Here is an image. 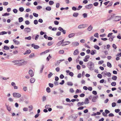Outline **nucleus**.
<instances>
[{"instance_id": "f257e3e1", "label": "nucleus", "mask_w": 121, "mask_h": 121, "mask_svg": "<svg viewBox=\"0 0 121 121\" xmlns=\"http://www.w3.org/2000/svg\"><path fill=\"white\" fill-rule=\"evenodd\" d=\"M87 66L91 70H92L94 69V64L91 62H89L88 63Z\"/></svg>"}, {"instance_id": "f03ea898", "label": "nucleus", "mask_w": 121, "mask_h": 121, "mask_svg": "<svg viewBox=\"0 0 121 121\" xmlns=\"http://www.w3.org/2000/svg\"><path fill=\"white\" fill-rule=\"evenodd\" d=\"M13 96L15 97L19 98L21 96V94L19 93L16 92L13 93Z\"/></svg>"}, {"instance_id": "7ed1b4c3", "label": "nucleus", "mask_w": 121, "mask_h": 121, "mask_svg": "<svg viewBox=\"0 0 121 121\" xmlns=\"http://www.w3.org/2000/svg\"><path fill=\"white\" fill-rule=\"evenodd\" d=\"M78 116V115L77 114H73L70 116L68 117V119H70L71 118H73V119H76Z\"/></svg>"}, {"instance_id": "20e7f679", "label": "nucleus", "mask_w": 121, "mask_h": 121, "mask_svg": "<svg viewBox=\"0 0 121 121\" xmlns=\"http://www.w3.org/2000/svg\"><path fill=\"white\" fill-rule=\"evenodd\" d=\"M121 17L120 16H115L113 18V20L115 21H119L121 19Z\"/></svg>"}, {"instance_id": "39448f33", "label": "nucleus", "mask_w": 121, "mask_h": 121, "mask_svg": "<svg viewBox=\"0 0 121 121\" xmlns=\"http://www.w3.org/2000/svg\"><path fill=\"white\" fill-rule=\"evenodd\" d=\"M79 44V43L77 42H72V45L73 47H76Z\"/></svg>"}, {"instance_id": "423d86ee", "label": "nucleus", "mask_w": 121, "mask_h": 121, "mask_svg": "<svg viewBox=\"0 0 121 121\" xmlns=\"http://www.w3.org/2000/svg\"><path fill=\"white\" fill-rule=\"evenodd\" d=\"M18 65L19 66L21 65H22V63H24V61L23 60H17Z\"/></svg>"}, {"instance_id": "0eeeda50", "label": "nucleus", "mask_w": 121, "mask_h": 121, "mask_svg": "<svg viewBox=\"0 0 121 121\" xmlns=\"http://www.w3.org/2000/svg\"><path fill=\"white\" fill-rule=\"evenodd\" d=\"M31 30V29L29 28L26 27L24 29V31L28 33L30 32Z\"/></svg>"}, {"instance_id": "6e6552de", "label": "nucleus", "mask_w": 121, "mask_h": 121, "mask_svg": "<svg viewBox=\"0 0 121 121\" xmlns=\"http://www.w3.org/2000/svg\"><path fill=\"white\" fill-rule=\"evenodd\" d=\"M86 24H82L79 25L78 27L79 29H81L84 28L86 27Z\"/></svg>"}, {"instance_id": "1a4fd4ad", "label": "nucleus", "mask_w": 121, "mask_h": 121, "mask_svg": "<svg viewBox=\"0 0 121 121\" xmlns=\"http://www.w3.org/2000/svg\"><path fill=\"white\" fill-rule=\"evenodd\" d=\"M29 73L31 77H32L34 75V73H33L32 70L31 69L29 70Z\"/></svg>"}, {"instance_id": "9d476101", "label": "nucleus", "mask_w": 121, "mask_h": 121, "mask_svg": "<svg viewBox=\"0 0 121 121\" xmlns=\"http://www.w3.org/2000/svg\"><path fill=\"white\" fill-rule=\"evenodd\" d=\"M90 56L88 55L86 56H85V58L83 60V61L85 62L88 61V59L90 58Z\"/></svg>"}, {"instance_id": "9b49d317", "label": "nucleus", "mask_w": 121, "mask_h": 121, "mask_svg": "<svg viewBox=\"0 0 121 121\" xmlns=\"http://www.w3.org/2000/svg\"><path fill=\"white\" fill-rule=\"evenodd\" d=\"M92 6L93 5L92 4H90L86 6L85 8L86 9H90L91 8Z\"/></svg>"}, {"instance_id": "f8f14e48", "label": "nucleus", "mask_w": 121, "mask_h": 121, "mask_svg": "<svg viewBox=\"0 0 121 121\" xmlns=\"http://www.w3.org/2000/svg\"><path fill=\"white\" fill-rule=\"evenodd\" d=\"M70 42L69 41L63 42V43L62 45V46H65L69 44Z\"/></svg>"}, {"instance_id": "ddd939ff", "label": "nucleus", "mask_w": 121, "mask_h": 121, "mask_svg": "<svg viewBox=\"0 0 121 121\" xmlns=\"http://www.w3.org/2000/svg\"><path fill=\"white\" fill-rule=\"evenodd\" d=\"M78 53L79 52L78 51V49H77L74 51L73 54L74 55H78Z\"/></svg>"}, {"instance_id": "4468645a", "label": "nucleus", "mask_w": 121, "mask_h": 121, "mask_svg": "<svg viewBox=\"0 0 121 121\" xmlns=\"http://www.w3.org/2000/svg\"><path fill=\"white\" fill-rule=\"evenodd\" d=\"M90 53L91 55H93L96 53V51L95 50H92L90 52Z\"/></svg>"}, {"instance_id": "2eb2a0df", "label": "nucleus", "mask_w": 121, "mask_h": 121, "mask_svg": "<svg viewBox=\"0 0 121 121\" xmlns=\"http://www.w3.org/2000/svg\"><path fill=\"white\" fill-rule=\"evenodd\" d=\"M75 35V34L74 33H71L69 34L68 35V37L69 38H71L72 37L74 36Z\"/></svg>"}, {"instance_id": "dca6fc26", "label": "nucleus", "mask_w": 121, "mask_h": 121, "mask_svg": "<svg viewBox=\"0 0 121 121\" xmlns=\"http://www.w3.org/2000/svg\"><path fill=\"white\" fill-rule=\"evenodd\" d=\"M101 74L104 77H105L107 75V72L106 71H103L102 73Z\"/></svg>"}, {"instance_id": "f3484780", "label": "nucleus", "mask_w": 121, "mask_h": 121, "mask_svg": "<svg viewBox=\"0 0 121 121\" xmlns=\"http://www.w3.org/2000/svg\"><path fill=\"white\" fill-rule=\"evenodd\" d=\"M31 51L30 50H27L24 53V55L29 54L31 52Z\"/></svg>"}, {"instance_id": "a211bd4d", "label": "nucleus", "mask_w": 121, "mask_h": 121, "mask_svg": "<svg viewBox=\"0 0 121 121\" xmlns=\"http://www.w3.org/2000/svg\"><path fill=\"white\" fill-rule=\"evenodd\" d=\"M84 104V103L83 102H82L81 103L80 102H79L78 103L77 105L78 106V107H79L80 106L83 105Z\"/></svg>"}, {"instance_id": "6ab92c4d", "label": "nucleus", "mask_w": 121, "mask_h": 121, "mask_svg": "<svg viewBox=\"0 0 121 121\" xmlns=\"http://www.w3.org/2000/svg\"><path fill=\"white\" fill-rule=\"evenodd\" d=\"M64 41V39H63L61 41H60L59 42L57 43V45L58 46H60L61 44L62 43H63V42Z\"/></svg>"}, {"instance_id": "aec40b11", "label": "nucleus", "mask_w": 121, "mask_h": 121, "mask_svg": "<svg viewBox=\"0 0 121 121\" xmlns=\"http://www.w3.org/2000/svg\"><path fill=\"white\" fill-rule=\"evenodd\" d=\"M84 103L85 104H87L89 103V100L88 98H86L85 99Z\"/></svg>"}, {"instance_id": "412c9836", "label": "nucleus", "mask_w": 121, "mask_h": 121, "mask_svg": "<svg viewBox=\"0 0 121 121\" xmlns=\"http://www.w3.org/2000/svg\"><path fill=\"white\" fill-rule=\"evenodd\" d=\"M13 41L14 42V43L18 45L20 43V42L19 41L16 40L15 39H13Z\"/></svg>"}, {"instance_id": "4be33fe9", "label": "nucleus", "mask_w": 121, "mask_h": 121, "mask_svg": "<svg viewBox=\"0 0 121 121\" xmlns=\"http://www.w3.org/2000/svg\"><path fill=\"white\" fill-rule=\"evenodd\" d=\"M96 96H94L93 97L92 99V101L93 102H95L96 101Z\"/></svg>"}, {"instance_id": "5701e85b", "label": "nucleus", "mask_w": 121, "mask_h": 121, "mask_svg": "<svg viewBox=\"0 0 121 121\" xmlns=\"http://www.w3.org/2000/svg\"><path fill=\"white\" fill-rule=\"evenodd\" d=\"M35 79L33 78H31L30 80V82L32 83H34L35 82Z\"/></svg>"}, {"instance_id": "b1692460", "label": "nucleus", "mask_w": 121, "mask_h": 121, "mask_svg": "<svg viewBox=\"0 0 121 121\" xmlns=\"http://www.w3.org/2000/svg\"><path fill=\"white\" fill-rule=\"evenodd\" d=\"M6 108L7 110L9 111H10L11 110V109L10 107L8 105H6Z\"/></svg>"}, {"instance_id": "393cba45", "label": "nucleus", "mask_w": 121, "mask_h": 121, "mask_svg": "<svg viewBox=\"0 0 121 121\" xmlns=\"http://www.w3.org/2000/svg\"><path fill=\"white\" fill-rule=\"evenodd\" d=\"M92 26L91 25L88 27L87 30L89 31H90L92 30Z\"/></svg>"}, {"instance_id": "a878e982", "label": "nucleus", "mask_w": 121, "mask_h": 121, "mask_svg": "<svg viewBox=\"0 0 121 121\" xmlns=\"http://www.w3.org/2000/svg\"><path fill=\"white\" fill-rule=\"evenodd\" d=\"M78 15V13H74L73 14V17H77Z\"/></svg>"}, {"instance_id": "bb28decb", "label": "nucleus", "mask_w": 121, "mask_h": 121, "mask_svg": "<svg viewBox=\"0 0 121 121\" xmlns=\"http://www.w3.org/2000/svg\"><path fill=\"white\" fill-rule=\"evenodd\" d=\"M19 21L20 22H22L23 20V18L22 17H20L18 19Z\"/></svg>"}, {"instance_id": "cd10ccee", "label": "nucleus", "mask_w": 121, "mask_h": 121, "mask_svg": "<svg viewBox=\"0 0 121 121\" xmlns=\"http://www.w3.org/2000/svg\"><path fill=\"white\" fill-rule=\"evenodd\" d=\"M7 33L6 32L3 31H2L0 33V35H3L4 34H6Z\"/></svg>"}, {"instance_id": "c85d7f7f", "label": "nucleus", "mask_w": 121, "mask_h": 121, "mask_svg": "<svg viewBox=\"0 0 121 121\" xmlns=\"http://www.w3.org/2000/svg\"><path fill=\"white\" fill-rule=\"evenodd\" d=\"M67 84L68 86H72L73 85V83L71 82H67Z\"/></svg>"}, {"instance_id": "c756f323", "label": "nucleus", "mask_w": 121, "mask_h": 121, "mask_svg": "<svg viewBox=\"0 0 121 121\" xmlns=\"http://www.w3.org/2000/svg\"><path fill=\"white\" fill-rule=\"evenodd\" d=\"M107 66L110 68H111L112 67V65L109 62L107 63Z\"/></svg>"}, {"instance_id": "7c9ffc66", "label": "nucleus", "mask_w": 121, "mask_h": 121, "mask_svg": "<svg viewBox=\"0 0 121 121\" xmlns=\"http://www.w3.org/2000/svg\"><path fill=\"white\" fill-rule=\"evenodd\" d=\"M117 78V77L115 76H114L112 77V79L114 80H116Z\"/></svg>"}, {"instance_id": "2f4dec72", "label": "nucleus", "mask_w": 121, "mask_h": 121, "mask_svg": "<svg viewBox=\"0 0 121 121\" xmlns=\"http://www.w3.org/2000/svg\"><path fill=\"white\" fill-rule=\"evenodd\" d=\"M4 49L6 50H8L9 49V47L8 46H5L4 47Z\"/></svg>"}, {"instance_id": "473e14b6", "label": "nucleus", "mask_w": 121, "mask_h": 121, "mask_svg": "<svg viewBox=\"0 0 121 121\" xmlns=\"http://www.w3.org/2000/svg\"><path fill=\"white\" fill-rule=\"evenodd\" d=\"M46 9L47 10L50 11L51 10V8L50 7H47L46 8Z\"/></svg>"}, {"instance_id": "72a5a7b5", "label": "nucleus", "mask_w": 121, "mask_h": 121, "mask_svg": "<svg viewBox=\"0 0 121 121\" xmlns=\"http://www.w3.org/2000/svg\"><path fill=\"white\" fill-rule=\"evenodd\" d=\"M46 91L48 93H50L51 91L49 87H48L46 88Z\"/></svg>"}, {"instance_id": "f704fd0d", "label": "nucleus", "mask_w": 121, "mask_h": 121, "mask_svg": "<svg viewBox=\"0 0 121 121\" xmlns=\"http://www.w3.org/2000/svg\"><path fill=\"white\" fill-rule=\"evenodd\" d=\"M25 39H28L29 40H30L31 39V37L30 36H29L28 37H26L25 38Z\"/></svg>"}, {"instance_id": "c9c22d12", "label": "nucleus", "mask_w": 121, "mask_h": 121, "mask_svg": "<svg viewBox=\"0 0 121 121\" xmlns=\"http://www.w3.org/2000/svg\"><path fill=\"white\" fill-rule=\"evenodd\" d=\"M56 107L58 108L62 109L63 108V107L62 106H57Z\"/></svg>"}, {"instance_id": "e433bc0d", "label": "nucleus", "mask_w": 121, "mask_h": 121, "mask_svg": "<svg viewBox=\"0 0 121 121\" xmlns=\"http://www.w3.org/2000/svg\"><path fill=\"white\" fill-rule=\"evenodd\" d=\"M34 56V53H31L29 56V57L30 58H32Z\"/></svg>"}, {"instance_id": "4c0bfd02", "label": "nucleus", "mask_w": 121, "mask_h": 121, "mask_svg": "<svg viewBox=\"0 0 121 121\" xmlns=\"http://www.w3.org/2000/svg\"><path fill=\"white\" fill-rule=\"evenodd\" d=\"M114 38V37L113 36H111L109 39V40L111 41H112L113 40V39Z\"/></svg>"}, {"instance_id": "58836bf2", "label": "nucleus", "mask_w": 121, "mask_h": 121, "mask_svg": "<svg viewBox=\"0 0 121 121\" xmlns=\"http://www.w3.org/2000/svg\"><path fill=\"white\" fill-rule=\"evenodd\" d=\"M24 8L22 7L20 8L19 9V10L21 12H23L24 11Z\"/></svg>"}, {"instance_id": "ea45409f", "label": "nucleus", "mask_w": 121, "mask_h": 121, "mask_svg": "<svg viewBox=\"0 0 121 121\" xmlns=\"http://www.w3.org/2000/svg\"><path fill=\"white\" fill-rule=\"evenodd\" d=\"M82 16L84 18H86L87 16V14L86 13H84L82 14Z\"/></svg>"}, {"instance_id": "a19ab883", "label": "nucleus", "mask_w": 121, "mask_h": 121, "mask_svg": "<svg viewBox=\"0 0 121 121\" xmlns=\"http://www.w3.org/2000/svg\"><path fill=\"white\" fill-rule=\"evenodd\" d=\"M98 35V33H97L94 34V36L95 37L98 38H99Z\"/></svg>"}, {"instance_id": "79ce46f5", "label": "nucleus", "mask_w": 121, "mask_h": 121, "mask_svg": "<svg viewBox=\"0 0 121 121\" xmlns=\"http://www.w3.org/2000/svg\"><path fill=\"white\" fill-rule=\"evenodd\" d=\"M94 47L95 48L98 50H99V47L97 45H95Z\"/></svg>"}, {"instance_id": "37998d69", "label": "nucleus", "mask_w": 121, "mask_h": 121, "mask_svg": "<svg viewBox=\"0 0 121 121\" xmlns=\"http://www.w3.org/2000/svg\"><path fill=\"white\" fill-rule=\"evenodd\" d=\"M54 2L52 1H50L49 2V4L50 5H52L53 4Z\"/></svg>"}, {"instance_id": "c03bdc74", "label": "nucleus", "mask_w": 121, "mask_h": 121, "mask_svg": "<svg viewBox=\"0 0 121 121\" xmlns=\"http://www.w3.org/2000/svg\"><path fill=\"white\" fill-rule=\"evenodd\" d=\"M33 15L35 17H38V14L36 13H33Z\"/></svg>"}, {"instance_id": "a18cd8bd", "label": "nucleus", "mask_w": 121, "mask_h": 121, "mask_svg": "<svg viewBox=\"0 0 121 121\" xmlns=\"http://www.w3.org/2000/svg\"><path fill=\"white\" fill-rule=\"evenodd\" d=\"M64 50H60L59 52V54H63L64 53Z\"/></svg>"}, {"instance_id": "49530a36", "label": "nucleus", "mask_w": 121, "mask_h": 121, "mask_svg": "<svg viewBox=\"0 0 121 121\" xmlns=\"http://www.w3.org/2000/svg\"><path fill=\"white\" fill-rule=\"evenodd\" d=\"M111 85L112 86H115L116 85V82H113L111 83Z\"/></svg>"}, {"instance_id": "de8ad7c7", "label": "nucleus", "mask_w": 121, "mask_h": 121, "mask_svg": "<svg viewBox=\"0 0 121 121\" xmlns=\"http://www.w3.org/2000/svg\"><path fill=\"white\" fill-rule=\"evenodd\" d=\"M53 75V74L51 72H50V73L48 74V77L49 78H51V76Z\"/></svg>"}, {"instance_id": "09e8293b", "label": "nucleus", "mask_w": 121, "mask_h": 121, "mask_svg": "<svg viewBox=\"0 0 121 121\" xmlns=\"http://www.w3.org/2000/svg\"><path fill=\"white\" fill-rule=\"evenodd\" d=\"M120 111V110L119 109H116L115 110V112L117 113H118L119 112V111Z\"/></svg>"}, {"instance_id": "8fccbe9b", "label": "nucleus", "mask_w": 121, "mask_h": 121, "mask_svg": "<svg viewBox=\"0 0 121 121\" xmlns=\"http://www.w3.org/2000/svg\"><path fill=\"white\" fill-rule=\"evenodd\" d=\"M51 57L50 56V54L49 55V56L47 57L46 60H48V61L49 59L51 58Z\"/></svg>"}, {"instance_id": "3c124183", "label": "nucleus", "mask_w": 121, "mask_h": 121, "mask_svg": "<svg viewBox=\"0 0 121 121\" xmlns=\"http://www.w3.org/2000/svg\"><path fill=\"white\" fill-rule=\"evenodd\" d=\"M9 15V13H5L3 14L2 15V16H7Z\"/></svg>"}, {"instance_id": "603ef678", "label": "nucleus", "mask_w": 121, "mask_h": 121, "mask_svg": "<svg viewBox=\"0 0 121 121\" xmlns=\"http://www.w3.org/2000/svg\"><path fill=\"white\" fill-rule=\"evenodd\" d=\"M97 77L99 78H101L102 77V76L101 74H99L97 75Z\"/></svg>"}, {"instance_id": "864d4df0", "label": "nucleus", "mask_w": 121, "mask_h": 121, "mask_svg": "<svg viewBox=\"0 0 121 121\" xmlns=\"http://www.w3.org/2000/svg\"><path fill=\"white\" fill-rule=\"evenodd\" d=\"M112 107H114L116 106V104L115 103L113 102L112 103Z\"/></svg>"}, {"instance_id": "5fc2aeb1", "label": "nucleus", "mask_w": 121, "mask_h": 121, "mask_svg": "<svg viewBox=\"0 0 121 121\" xmlns=\"http://www.w3.org/2000/svg\"><path fill=\"white\" fill-rule=\"evenodd\" d=\"M69 92H70L72 93L74 92V91L73 90V88H71L70 89H69Z\"/></svg>"}, {"instance_id": "6e6d98bb", "label": "nucleus", "mask_w": 121, "mask_h": 121, "mask_svg": "<svg viewBox=\"0 0 121 121\" xmlns=\"http://www.w3.org/2000/svg\"><path fill=\"white\" fill-rule=\"evenodd\" d=\"M98 3L97 2H95L94 3V5L95 6H96L98 5Z\"/></svg>"}, {"instance_id": "4d7b16f0", "label": "nucleus", "mask_w": 121, "mask_h": 121, "mask_svg": "<svg viewBox=\"0 0 121 121\" xmlns=\"http://www.w3.org/2000/svg\"><path fill=\"white\" fill-rule=\"evenodd\" d=\"M13 11L15 13H17V9H13Z\"/></svg>"}, {"instance_id": "13d9d810", "label": "nucleus", "mask_w": 121, "mask_h": 121, "mask_svg": "<svg viewBox=\"0 0 121 121\" xmlns=\"http://www.w3.org/2000/svg\"><path fill=\"white\" fill-rule=\"evenodd\" d=\"M73 73L72 72H70L69 73V75L71 77H73Z\"/></svg>"}, {"instance_id": "bf43d9fd", "label": "nucleus", "mask_w": 121, "mask_h": 121, "mask_svg": "<svg viewBox=\"0 0 121 121\" xmlns=\"http://www.w3.org/2000/svg\"><path fill=\"white\" fill-rule=\"evenodd\" d=\"M42 68H41V69L40 70V73H41L42 72V71L43 69V68L44 67V65H42Z\"/></svg>"}, {"instance_id": "052dcab7", "label": "nucleus", "mask_w": 121, "mask_h": 121, "mask_svg": "<svg viewBox=\"0 0 121 121\" xmlns=\"http://www.w3.org/2000/svg\"><path fill=\"white\" fill-rule=\"evenodd\" d=\"M38 23V21L36 20H35L34 21V23L36 25Z\"/></svg>"}, {"instance_id": "680f3d73", "label": "nucleus", "mask_w": 121, "mask_h": 121, "mask_svg": "<svg viewBox=\"0 0 121 121\" xmlns=\"http://www.w3.org/2000/svg\"><path fill=\"white\" fill-rule=\"evenodd\" d=\"M25 23L27 25H29L30 24V22L28 21H26L25 22Z\"/></svg>"}, {"instance_id": "e2e57ef3", "label": "nucleus", "mask_w": 121, "mask_h": 121, "mask_svg": "<svg viewBox=\"0 0 121 121\" xmlns=\"http://www.w3.org/2000/svg\"><path fill=\"white\" fill-rule=\"evenodd\" d=\"M46 99V97L44 96H43L42 97V101H44Z\"/></svg>"}, {"instance_id": "0e129e2a", "label": "nucleus", "mask_w": 121, "mask_h": 121, "mask_svg": "<svg viewBox=\"0 0 121 121\" xmlns=\"http://www.w3.org/2000/svg\"><path fill=\"white\" fill-rule=\"evenodd\" d=\"M104 62V61L103 60L100 61L99 62L98 64H101L103 63Z\"/></svg>"}, {"instance_id": "69168bd1", "label": "nucleus", "mask_w": 121, "mask_h": 121, "mask_svg": "<svg viewBox=\"0 0 121 121\" xmlns=\"http://www.w3.org/2000/svg\"><path fill=\"white\" fill-rule=\"evenodd\" d=\"M52 44L53 43L51 42H49L48 43V46H50L52 45Z\"/></svg>"}, {"instance_id": "338daca9", "label": "nucleus", "mask_w": 121, "mask_h": 121, "mask_svg": "<svg viewBox=\"0 0 121 121\" xmlns=\"http://www.w3.org/2000/svg\"><path fill=\"white\" fill-rule=\"evenodd\" d=\"M54 24L56 25H58V24L59 22L57 21H55L54 22Z\"/></svg>"}, {"instance_id": "774afa93", "label": "nucleus", "mask_w": 121, "mask_h": 121, "mask_svg": "<svg viewBox=\"0 0 121 121\" xmlns=\"http://www.w3.org/2000/svg\"><path fill=\"white\" fill-rule=\"evenodd\" d=\"M49 86L51 87H53V84L51 83H49Z\"/></svg>"}]
</instances>
